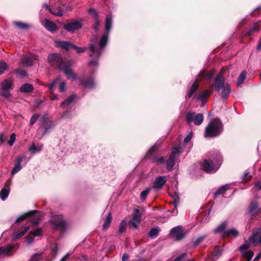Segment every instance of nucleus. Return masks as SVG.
Masks as SVG:
<instances>
[{
	"label": "nucleus",
	"mask_w": 261,
	"mask_h": 261,
	"mask_svg": "<svg viewBox=\"0 0 261 261\" xmlns=\"http://www.w3.org/2000/svg\"><path fill=\"white\" fill-rule=\"evenodd\" d=\"M112 17L111 15H109L107 16L106 20V33L102 36L99 42L97 41V38L95 37L91 40V43L89 44L90 56L98 58L103 52L108 42V35L112 27Z\"/></svg>",
	"instance_id": "f257e3e1"
},
{
	"label": "nucleus",
	"mask_w": 261,
	"mask_h": 261,
	"mask_svg": "<svg viewBox=\"0 0 261 261\" xmlns=\"http://www.w3.org/2000/svg\"><path fill=\"white\" fill-rule=\"evenodd\" d=\"M48 60L53 65L57 66L59 69L62 70L67 75L68 79L75 80L76 75L70 69L71 63L69 61H64L61 56L58 54H53L48 56Z\"/></svg>",
	"instance_id": "f03ea898"
},
{
	"label": "nucleus",
	"mask_w": 261,
	"mask_h": 261,
	"mask_svg": "<svg viewBox=\"0 0 261 261\" xmlns=\"http://www.w3.org/2000/svg\"><path fill=\"white\" fill-rule=\"evenodd\" d=\"M223 130V124L219 118L211 120L205 127V137H215L219 136Z\"/></svg>",
	"instance_id": "7ed1b4c3"
},
{
	"label": "nucleus",
	"mask_w": 261,
	"mask_h": 261,
	"mask_svg": "<svg viewBox=\"0 0 261 261\" xmlns=\"http://www.w3.org/2000/svg\"><path fill=\"white\" fill-rule=\"evenodd\" d=\"M212 160H205L203 162V168L207 173H214L220 168L222 159L220 153L217 152L216 156H212Z\"/></svg>",
	"instance_id": "20e7f679"
},
{
	"label": "nucleus",
	"mask_w": 261,
	"mask_h": 261,
	"mask_svg": "<svg viewBox=\"0 0 261 261\" xmlns=\"http://www.w3.org/2000/svg\"><path fill=\"white\" fill-rule=\"evenodd\" d=\"M204 116L202 113L196 114L195 112L188 113L186 120L188 123L193 122L196 125H200L203 121Z\"/></svg>",
	"instance_id": "39448f33"
},
{
	"label": "nucleus",
	"mask_w": 261,
	"mask_h": 261,
	"mask_svg": "<svg viewBox=\"0 0 261 261\" xmlns=\"http://www.w3.org/2000/svg\"><path fill=\"white\" fill-rule=\"evenodd\" d=\"M28 217H31L33 218V223L35 225L37 224L39 220L40 219V213L36 211H32L25 214V215L20 216L16 220V222L19 223Z\"/></svg>",
	"instance_id": "423d86ee"
},
{
	"label": "nucleus",
	"mask_w": 261,
	"mask_h": 261,
	"mask_svg": "<svg viewBox=\"0 0 261 261\" xmlns=\"http://www.w3.org/2000/svg\"><path fill=\"white\" fill-rule=\"evenodd\" d=\"M142 213L138 209H135L133 213V218L129 221V224L130 227L137 228L139 227L141 218Z\"/></svg>",
	"instance_id": "0eeeda50"
},
{
	"label": "nucleus",
	"mask_w": 261,
	"mask_h": 261,
	"mask_svg": "<svg viewBox=\"0 0 261 261\" xmlns=\"http://www.w3.org/2000/svg\"><path fill=\"white\" fill-rule=\"evenodd\" d=\"M43 124L40 126L38 131L42 132L43 136L46 133H48L54 126L53 122L50 121H46L45 117L42 118Z\"/></svg>",
	"instance_id": "6e6552de"
},
{
	"label": "nucleus",
	"mask_w": 261,
	"mask_h": 261,
	"mask_svg": "<svg viewBox=\"0 0 261 261\" xmlns=\"http://www.w3.org/2000/svg\"><path fill=\"white\" fill-rule=\"evenodd\" d=\"M181 152L180 148L175 147L174 150L170 154L168 160L167 162V169L168 171H171L175 164V155L176 153H179Z\"/></svg>",
	"instance_id": "1a4fd4ad"
},
{
	"label": "nucleus",
	"mask_w": 261,
	"mask_h": 261,
	"mask_svg": "<svg viewBox=\"0 0 261 261\" xmlns=\"http://www.w3.org/2000/svg\"><path fill=\"white\" fill-rule=\"evenodd\" d=\"M82 27V24L79 21H74L65 24L63 28L69 32H73L79 30Z\"/></svg>",
	"instance_id": "9d476101"
},
{
	"label": "nucleus",
	"mask_w": 261,
	"mask_h": 261,
	"mask_svg": "<svg viewBox=\"0 0 261 261\" xmlns=\"http://www.w3.org/2000/svg\"><path fill=\"white\" fill-rule=\"evenodd\" d=\"M171 235L176 240L182 239L185 236V233L180 226H178L173 228L171 230Z\"/></svg>",
	"instance_id": "9b49d317"
},
{
	"label": "nucleus",
	"mask_w": 261,
	"mask_h": 261,
	"mask_svg": "<svg viewBox=\"0 0 261 261\" xmlns=\"http://www.w3.org/2000/svg\"><path fill=\"white\" fill-rule=\"evenodd\" d=\"M51 221L56 228L64 229L65 227V222L62 215H57L53 217Z\"/></svg>",
	"instance_id": "f8f14e48"
},
{
	"label": "nucleus",
	"mask_w": 261,
	"mask_h": 261,
	"mask_svg": "<svg viewBox=\"0 0 261 261\" xmlns=\"http://www.w3.org/2000/svg\"><path fill=\"white\" fill-rule=\"evenodd\" d=\"M249 241L255 244H261V228L253 230L252 234L249 237Z\"/></svg>",
	"instance_id": "ddd939ff"
},
{
	"label": "nucleus",
	"mask_w": 261,
	"mask_h": 261,
	"mask_svg": "<svg viewBox=\"0 0 261 261\" xmlns=\"http://www.w3.org/2000/svg\"><path fill=\"white\" fill-rule=\"evenodd\" d=\"M225 79L221 72L218 74L215 81V89L216 91H219L225 86Z\"/></svg>",
	"instance_id": "4468645a"
},
{
	"label": "nucleus",
	"mask_w": 261,
	"mask_h": 261,
	"mask_svg": "<svg viewBox=\"0 0 261 261\" xmlns=\"http://www.w3.org/2000/svg\"><path fill=\"white\" fill-rule=\"evenodd\" d=\"M165 176H160L156 178L153 184V188L155 189H161L166 181Z\"/></svg>",
	"instance_id": "2eb2a0df"
},
{
	"label": "nucleus",
	"mask_w": 261,
	"mask_h": 261,
	"mask_svg": "<svg viewBox=\"0 0 261 261\" xmlns=\"http://www.w3.org/2000/svg\"><path fill=\"white\" fill-rule=\"evenodd\" d=\"M214 75L213 71L205 72L201 71L198 75V79L199 80H205L206 81H210Z\"/></svg>",
	"instance_id": "dca6fc26"
},
{
	"label": "nucleus",
	"mask_w": 261,
	"mask_h": 261,
	"mask_svg": "<svg viewBox=\"0 0 261 261\" xmlns=\"http://www.w3.org/2000/svg\"><path fill=\"white\" fill-rule=\"evenodd\" d=\"M80 83L85 88H92L94 86V77L93 76L87 77L85 80H80Z\"/></svg>",
	"instance_id": "f3484780"
},
{
	"label": "nucleus",
	"mask_w": 261,
	"mask_h": 261,
	"mask_svg": "<svg viewBox=\"0 0 261 261\" xmlns=\"http://www.w3.org/2000/svg\"><path fill=\"white\" fill-rule=\"evenodd\" d=\"M43 26L50 32H55L57 30L56 24L47 19H45L43 22Z\"/></svg>",
	"instance_id": "a211bd4d"
},
{
	"label": "nucleus",
	"mask_w": 261,
	"mask_h": 261,
	"mask_svg": "<svg viewBox=\"0 0 261 261\" xmlns=\"http://www.w3.org/2000/svg\"><path fill=\"white\" fill-rule=\"evenodd\" d=\"M258 207L259 205L256 202L252 201L250 203L249 208V214L251 216H255L257 214L259 211Z\"/></svg>",
	"instance_id": "6ab92c4d"
},
{
	"label": "nucleus",
	"mask_w": 261,
	"mask_h": 261,
	"mask_svg": "<svg viewBox=\"0 0 261 261\" xmlns=\"http://www.w3.org/2000/svg\"><path fill=\"white\" fill-rule=\"evenodd\" d=\"M30 229V227L29 226H26L23 228L21 229V230L19 231V232L14 233L13 236L12 240L15 241L18 240L19 238L22 237L25 234V233Z\"/></svg>",
	"instance_id": "aec40b11"
},
{
	"label": "nucleus",
	"mask_w": 261,
	"mask_h": 261,
	"mask_svg": "<svg viewBox=\"0 0 261 261\" xmlns=\"http://www.w3.org/2000/svg\"><path fill=\"white\" fill-rule=\"evenodd\" d=\"M75 95L72 94L69 97H68L67 99H66L65 101H63L61 104V106L63 107V108H70V107L72 105V103H73L74 99H75Z\"/></svg>",
	"instance_id": "412c9836"
},
{
	"label": "nucleus",
	"mask_w": 261,
	"mask_h": 261,
	"mask_svg": "<svg viewBox=\"0 0 261 261\" xmlns=\"http://www.w3.org/2000/svg\"><path fill=\"white\" fill-rule=\"evenodd\" d=\"M43 7L45 8L46 10L49 11L51 14H53L57 16H62L63 15L62 11L59 7L57 10H53L49 7V6L47 4H44Z\"/></svg>",
	"instance_id": "4be33fe9"
},
{
	"label": "nucleus",
	"mask_w": 261,
	"mask_h": 261,
	"mask_svg": "<svg viewBox=\"0 0 261 261\" xmlns=\"http://www.w3.org/2000/svg\"><path fill=\"white\" fill-rule=\"evenodd\" d=\"M21 63L24 66H31L33 64V59L31 56H25L21 59Z\"/></svg>",
	"instance_id": "5701e85b"
},
{
	"label": "nucleus",
	"mask_w": 261,
	"mask_h": 261,
	"mask_svg": "<svg viewBox=\"0 0 261 261\" xmlns=\"http://www.w3.org/2000/svg\"><path fill=\"white\" fill-rule=\"evenodd\" d=\"M14 248V245L12 244H9L7 246H3L0 247L1 250L2 252V254L9 256L11 255V252L12 251Z\"/></svg>",
	"instance_id": "b1692460"
},
{
	"label": "nucleus",
	"mask_w": 261,
	"mask_h": 261,
	"mask_svg": "<svg viewBox=\"0 0 261 261\" xmlns=\"http://www.w3.org/2000/svg\"><path fill=\"white\" fill-rule=\"evenodd\" d=\"M56 44L57 46L60 47L66 50H69L71 48H72L73 45L68 42L66 41H56Z\"/></svg>",
	"instance_id": "393cba45"
},
{
	"label": "nucleus",
	"mask_w": 261,
	"mask_h": 261,
	"mask_svg": "<svg viewBox=\"0 0 261 261\" xmlns=\"http://www.w3.org/2000/svg\"><path fill=\"white\" fill-rule=\"evenodd\" d=\"M239 235L238 231L235 228H231L224 231L223 233V237H227L229 236H233L237 237Z\"/></svg>",
	"instance_id": "a878e982"
},
{
	"label": "nucleus",
	"mask_w": 261,
	"mask_h": 261,
	"mask_svg": "<svg viewBox=\"0 0 261 261\" xmlns=\"http://www.w3.org/2000/svg\"><path fill=\"white\" fill-rule=\"evenodd\" d=\"M222 91L221 93V97L225 99L227 97L229 94L230 93L231 89L229 85L227 84H225L224 87L222 88Z\"/></svg>",
	"instance_id": "bb28decb"
},
{
	"label": "nucleus",
	"mask_w": 261,
	"mask_h": 261,
	"mask_svg": "<svg viewBox=\"0 0 261 261\" xmlns=\"http://www.w3.org/2000/svg\"><path fill=\"white\" fill-rule=\"evenodd\" d=\"M227 226V222L224 221L219 225L214 230L215 233H218L220 232H224L225 229Z\"/></svg>",
	"instance_id": "cd10ccee"
},
{
	"label": "nucleus",
	"mask_w": 261,
	"mask_h": 261,
	"mask_svg": "<svg viewBox=\"0 0 261 261\" xmlns=\"http://www.w3.org/2000/svg\"><path fill=\"white\" fill-rule=\"evenodd\" d=\"M34 89L32 85L30 84H24L20 88V91L21 93H28L31 92Z\"/></svg>",
	"instance_id": "c85d7f7f"
},
{
	"label": "nucleus",
	"mask_w": 261,
	"mask_h": 261,
	"mask_svg": "<svg viewBox=\"0 0 261 261\" xmlns=\"http://www.w3.org/2000/svg\"><path fill=\"white\" fill-rule=\"evenodd\" d=\"M13 84L11 81L8 80H5L2 83V90H9L12 89Z\"/></svg>",
	"instance_id": "c756f323"
},
{
	"label": "nucleus",
	"mask_w": 261,
	"mask_h": 261,
	"mask_svg": "<svg viewBox=\"0 0 261 261\" xmlns=\"http://www.w3.org/2000/svg\"><path fill=\"white\" fill-rule=\"evenodd\" d=\"M42 145L40 144L36 145H35V144L33 143L32 146H31L29 148V150L32 153H35L36 152L40 151L42 150Z\"/></svg>",
	"instance_id": "7c9ffc66"
},
{
	"label": "nucleus",
	"mask_w": 261,
	"mask_h": 261,
	"mask_svg": "<svg viewBox=\"0 0 261 261\" xmlns=\"http://www.w3.org/2000/svg\"><path fill=\"white\" fill-rule=\"evenodd\" d=\"M112 219V217L110 213H109V214L108 215L107 218L105 220V222L103 224V230H105L108 228V227H109L110 224L111 222Z\"/></svg>",
	"instance_id": "2f4dec72"
},
{
	"label": "nucleus",
	"mask_w": 261,
	"mask_h": 261,
	"mask_svg": "<svg viewBox=\"0 0 261 261\" xmlns=\"http://www.w3.org/2000/svg\"><path fill=\"white\" fill-rule=\"evenodd\" d=\"M242 254L247 259V261H250L253 256L254 253L252 251L249 250L242 252Z\"/></svg>",
	"instance_id": "473e14b6"
},
{
	"label": "nucleus",
	"mask_w": 261,
	"mask_h": 261,
	"mask_svg": "<svg viewBox=\"0 0 261 261\" xmlns=\"http://www.w3.org/2000/svg\"><path fill=\"white\" fill-rule=\"evenodd\" d=\"M9 190L3 188L0 192V197L2 200H5L9 194Z\"/></svg>",
	"instance_id": "72a5a7b5"
},
{
	"label": "nucleus",
	"mask_w": 261,
	"mask_h": 261,
	"mask_svg": "<svg viewBox=\"0 0 261 261\" xmlns=\"http://www.w3.org/2000/svg\"><path fill=\"white\" fill-rule=\"evenodd\" d=\"M247 75L246 71H243L240 74L238 80V85H241L244 82Z\"/></svg>",
	"instance_id": "f704fd0d"
},
{
	"label": "nucleus",
	"mask_w": 261,
	"mask_h": 261,
	"mask_svg": "<svg viewBox=\"0 0 261 261\" xmlns=\"http://www.w3.org/2000/svg\"><path fill=\"white\" fill-rule=\"evenodd\" d=\"M228 185L222 186L218 189L217 192L214 194V197H216L218 195L222 194L228 189Z\"/></svg>",
	"instance_id": "c9c22d12"
},
{
	"label": "nucleus",
	"mask_w": 261,
	"mask_h": 261,
	"mask_svg": "<svg viewBox=\"0 0 261 261\" xmlns=\"http://www.w3.org/2000/svg\"><path fill=\"white\" fill-rule=\"evenodd\" d=\"M210 93L211 92L210 91L205 90L199 93L197 97V98L198 99L203 101L204 99H205L210 94Z\"/></svg>",
	"instance_id": "e433bc0d"
},
{
	"label": "nucleus",
	"mask_w": 261,
	"mask_h": 261,
	"mask_svg": "<svg viewBox=\"0 0 261 261\" xmlns=\"http://www.w3.org/2000/svg\"><path fill=\"white\" fill-rule=\"evenodd\" d=\"M60 81V77H58L56 79H55L53 82L48 85V89L51 93H52L54 91V87Z\"/></svg>",
	"instance_id": "4c0bfd02"
},
{
	"label": "nucleus",
	"mask_w": 261,
	"mask_h": 261,
	"mask_svg": "<svg viewBox=\"0 0 261 261\" xmlns=\"http://www.w3.org/2000/svg\"><path fill=\"white\" fill-rule=\"evenodd\" d=\"M127 223L125 220H122L120 224L119 228V233H122L123 232L125 231L126 229Z\"/></svg>",
	"instance_id": "58836bf2"
},
{
	"label": "nucleus",
	"mask_w": 261,
	"mask_h": 261,
	"mask_svg": "<svg viewBox=\"0 0 261 261\" xmlns=\"http://www.w3.org/2000/svg\"><path fill=\"white\" fill-rule=\"evenodd\" d=\"M152 161L156 164H164L165 163V159L164 157L155 156L152 158Z\"/></svg>",
	"instance_id": "ea45409f"
},
{
	"label": "nucleus",
	"mask_w": 261,
	"mask_h": 261,
	"mask_svg": "<svg viewBox=\"0 0 261 261\" xmlns=\"http://www.w3.org/2000/svg\"><path fill=\"white\" fill-rule=\"evenodd\" d=\"M159 232V229L156 228H154L151 229L150 230V231L149 232V236L150 237L154 238V237H156L158 235Z\"/></svg>",
	"instance_id": "a19ab883"
},
{
	"label": "nucleus",
	"mask_w": 261,
	"mask_h": 261,
	"mask_svg": "<svg viewBox=\"0 0 261 261\" xmlns=\"http://www.w3.org/2000/svg\"><path fill=\"white\" fill-rule=\"evenodd\" d=\"M8 65L6 62H0V75L3 74L5 70L8 68Z\"/></svg>",
	"instance_id": "79ce46f5"
},
{
	"label": "nucleus",
	"mask_w": 261,
	"mask_h": 261,
	"mask_svg": "<svg viewBox=\"0 0 261 261\" xmlns=\"http://www.w3.org/2000/svg\"><path fill=\"white\" fill-rule=\"evenodd\" d=\"M22 168V167L20 165H18V164H15V165L14 166V167H13V168L12 169V171H11V174L12 175H14L15 174H16V173H17L18 171H19Z\"/></svg>",
	"instance_id": "37998d69"
},
{
	"label": "nucleus",
	"mask_w": 261,
	"mask_h": 261,
	"mask_svg": "<svg viewBox=\"0 0 261 261\" xmlns=\"http://www.w3.org/2000/svg\"><path fill=\"white\" fill-rule=\"evenodd\" d=\"M15 25L16 27L21 29H27L29 28V25L28 24L20 22H15Z\"/></svg>",
	"instance_id": "c03bdc74"
},
{
	"label": "nucleus",
	"mask_w": 261,
	"mask_h": 261,
	"mask_svg": "<svg viewBox=\"0 0 261 261\" xmlns=\"http://www.w3.org/2000/svg\"><path fill=\"white\" fill-rule=\"evenodd\" d=\"M258 25L256 24L250 28L247 32V35L248 36H251L253 33L256 31H258Z\"/></svg>",
	"instance_id": "a18cd8bd"
},
{
	"label": "nucleus",
	"mask_w": 261,
	"mask_h": 261,
	"mask_svg": "<svg viewBox=\"0 0 261 261\" xmlns=\"http://www.w3.org/2000/svg\"><path fill=\"white\" fill-rule=\"evenodd\" d=\"M198 81L199 79L198 78L195 80L191 88V90H193L194 92H195L197 90L199 86Z\"/></svg>",
	"instance_id": "49530a36"
},
{
	"label": "nucleus",
	"mask_w": 261,
	"mask_h": 261,
	"mask_svg": "<svg viewBox=\"0 0 261 261\" xmlns=\"http://www.w3.org/2000/svg\"><path fill=\"white\" fill-rule=\"evenodd\" d=\"M198 81L199 79L198 78L195 80L191 88V90H193L194 92H195L197 90L199 86Z\"/></svg>",
	"instance_id": "de8ad7c7"
},
{
	"label": "nucleus",
	"mask_w": 261,
	"mask_h": 261,
	"mask_svg": "<svg viewBox=\"0 0 261 261\" xmlns=\"http://www.w3.org/2000/svg\"><path fill=\"white\" fill-rule=\"evenodd\" d=\"M198 81L199 79L198 78L195 80L191 88V90H193L194 92H195L197 90L199 86Z\"/></svg>",
	"instance_id": "09e8293b"
},
{
	"label": "nucleus",
	"mask_w": 261,
	"mask_h": 261,
	"mask_svg": "<svg viewBox=\"0 0 261 261\" xmlns=\"http://www.w3.org/2000/svg\"><path fill=\"white\" fill-rule=\"evenodd\" d=\"M39 117V115L38 114H34L31 118V119H30V124L31 125H33L34 123H36V122L37 121L38 117Z\"/></svg>",
	"instance_id": "8fccbe9b"
},
{
	"label": "nucleus",
	"mask_w": 261,
	"mask_h": 261,
	"mask_svg": "<svg viewBox=\"0 0 261 261\" xmlns=\"http://www.w3.org/2000/svg\"><path fill=\"white\" fill-rule=\"evenodd\" d=\"M95 19V24L93 27V29L96 33H97L100 27V22L99 21L98 18Z\"/></svg>",
	"instance_id": "3c124183"
},
{
	"label": "nucleus",
	"mask_w": 261,
	"mask_h": 261,
	"mask_svg": "<svg viewBox=\"0 0 261 261\" xmlns=\"http://www.w3.org/2000/svg\"><path fill=\"white\" fill-rule=\"evenodd\" d=\"M16 140V136L14 133H12L10 136V139L8 141V143L10 146H12Z\"/></svg>",
	"instance_id": "603ef678"
},
{
	"label": "nucleus",
	"mask_w": 261,
	"mask_h": 261,
	"mask_svg": "<svg viewBox=\"0 0 261 261\" xmlns=\"http://www.w3.org/2000/svg\"><path fill=\"white\" fill-rule=\"evenodd\" d=\"M30 234H33L34 236L37 237L40 236L42 234V230L40 228H38L36 230L34 231H30Z\"/></svg>",
	"instance_id": "864d4df0"
},
{
	"label": "nucleus",
	"mask_w": 261,
	"mask_h": 261,
	"mask_svg": "<svg viewBox=\"0 0 261 261\" xmlns=\"http://www.w3.org/2000/svg\"><path fill=\"white\" fill-rule=\"evenodd\" d=\"M72 48L75 49L76 52L79 54L84 52L87 49V47H80L74 45H73Z\"/></svg>",
	"instance_id": "5fc2aeb1"
},
{
	"label": "nucleus",
	"mask_w": 261,
	"mask_h": 261,
	"mask_svg": "<svg viewBox=\"0 0 261 261\" xmlns=\"http://www.w3.org/2000/svg\"><path fill=\"white\" fill-rule=\"evenodd\" d=\"M149 189H146L145 190H144L141 193V194H140V198L142 199V200H144L146 196H147V195L149 193Z\"/></svg>",
	"instance_id": "6e6d98bb"
},
{
	"label": "nucleus",
	"mask_w": 261,
	"mask_h": 261,
	"mask_svg": "<svg viewBox=\"0 0 261 261\" xmlns=\"http://www.w3.org/2000/svg\"><path fill=\"white\" fill-rule=\"evenodd\" d=\"M66 83L65 82L62 81L60 82L59 86V90L60 92H63L65 90Z\"/></svg>",
	"instance_id": "4d7b16f0"
},
{
	"label": "nucleus",
	"mask_w": 261,
	"mask_h": 261,
	"mask_svg": "<svg viewBox=\"0 0 261 261\" xmlns=\"http://www.w3.org/2000/svg\"><path fill=\"white\" fill-rule=\"evenodd\" d=\"M88 13L90 15H92L94 18V19L98 18V15L94 9H89L88 10Z\"/></svg>",
	"instance_id": "13d9d810"
},
{
	"label": "nucleus",
	"mask_w": 261,
	"mask_h": 261,
	"mask_svg": "<svg viewBox=\"0 0 261 261\" xmlns=\"http://www.w3.org/2000/svg\"><path fill=\"white\" fill-rule=\"evenodd\" d=\"M9 90H2L0 93V95L4 98H8L10 96Z\"/></svg>",
	"instance_id": "bf43d9fd"
},
{
	"label": "nucleus",
	"mask_w": 261,
	"mask_h": 261,
	"mask_svg": "<svg viewBox=\"0 0 261 261\" xmlns=\"http://www.w3.org/2000/svg\"><path fill=\"white\" fill-rule=\"evenodd\" d=\"M250 246V245L248 243H245L243 245L240 247V250L241 253L244 251H246V250Z\"/></svg>",
	"instance_id": "052dcab7"
},
{
	"label": "nucleus",
	"mask_w": 261,
	"mask_h": 261,
	"mask_svg": "<svg viewBox=\"0 0 261 261\" xmlns=\"http://www.w3.org/2000/svg\"><path fill=\"white\" fill-rule=\"evenodd\" d=\"M205 238V236H202L198 237L195 241L194 242V245L196 246L199 243H200L201 241H202Z\"/></svg>",
	"instance_id": "680f3d73"
},
{
	"label": "nucleus",
	"mask_w": 261,
	"mask_h": 261,
	"mask_svg": "<svg viewBox=\"0 0 261 261\" xmlns=\"http://www.w3.org/2000/svg\"><path fill=\"white\" fill-rule=\"evenodd\" d=\"M193 137V133L192 132L190 133L184 139V143L187 144L188 143L191 139Z\"/></svg>",
	"instance_id": "e2e57ef3"
},
{
	"label": "nucleus",
	"mask_w": 261,
	"mask_h": 261,
	"mask_svg": "<svg viewBox=\"0 0 261 261\" xmlns=\"http://www.w3.org/2000/svg\"><path fill=\"white\" fill-rule=\"evenodd\" d=\"M221 254V251L220 250H215L213 254H212V258H215L216 257L218 256V257H219Z\"/></svg>",
	"instance_id": "0e129e2a"
},
{
	"label": "nucleus",
	"mask_w": 261,
	"mask_h": 261,
	"mask_svg": "<svg viewBox=\"0 0 261 261\" xmlns=\"http://www.w3.org/2000/svg\"><path fill=\"white\" fill-rule=\"evenodd\" d=\"M18 75H19L22 77H24L27 75V72L24 70H18L16 72Z\"/></svg>",
	"instance_id": "69168bd1"
},
{
	"label": "nucleus",
	"mask_w": 261,
	"mask_h": 261,
	"mask_svg": "<svg viewBox=\"0 0 261 261\" xmlns=\"http://www.w3.org/2000/svg\"><path fill=\"white\" fill-rule=\"evenodd\" d=\"M25 241L29 243L30 244L32 243L34 241V238L31 237L30 236H27L25 237Z\"/></svg>",
	"instance_id": "338daca9"
},
{
	"label": "nucleus",
	"mask_w": 261,
	"mask_h": 261,
	"mask_svg": "<svg viewBox=\"0 0 261 261\" xmlns=\"http://www.w3.org/2000/svg\"><path fill=\"white\" fill-rule=\"evenodd\" d=\"M254 189L256 190H260L261 189V182L260 181H257L255 186L254 187Z\"/></svg>",
	"instance_id": "774afa93"
}]
</instances>
